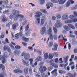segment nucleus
Returning a JSON list of instances; mask_svg holds the SVG:
<instances>
[{"label": "nucleus", "mask_w": 77, "mask_h": 77, "mask_svg": "<svg viewBox=\"0 0 77 77\" xmlns=\"http://www.w3.org/2000/svg\"><path fill=\"white\" fill-rule=\"evenodd\" d=\"M36 14L35 15L34 17L35 20V23L36 25H39L40 24V16L42 15V13L39 11H37L36 13Z\"/></svg>", "instance_id": "1"}, {"label": "nucleus", "mask_w": 77, "mask_h": 77, "mask_svg": "<svg viewBox=\"0 0 77 77\" xmlns=\"http://www.w3.org/2000/svg\"><path fill=\"white\" fill-rule=\"evenodd\" d=\"M47 34L48 35H49V38L51 40H53V34L52 33V28L51 27H50L47 31Z\"/></svg>", "instance_id": "2"}, {"label": "nucleus", "mask_w": 77, "mask_h": 77, "mask_svg": "<svg viewBox=\"0 0 77 77\" xmlns=\"http://www.w3.org/2000/svg\"><path fill=\"white\" fill-rule=\"evenodd\" d=\"M17 14H20V12L15 10H13L12 14L9 17V19L10 20H12L14 18H14L15 17H17L15 16V15H16Z\"/></svg>", "instance_id": "3"}, {"label": "nucleus", "mask_w": 77, "mask_h": 77, "mask_svg": "<svg viewBox=\"0 0 77 77\" xmlns=\"http://www.w3.org/2000/svg\"><path fill=\"white\" fill-rule=\"evenodd\" d=\"M51 1L54 3H56L58 2L60 5H63L66 2V0H58V1L57 0H51Z\"/></svg>", "instance_id": "4"}, {"label": "nucleus", "mask_w": 77, "mask_h": 77, "mask_svg": "<svg viewBox=\"0 0 77 77\" xmlns=\"http://www.w3.org/2000/svg\"><path fill=\"white\" fill-rule=\"evenodd\" d=\"M20 13H17L16 14H15V17H14V21H17L18 20V18H24V16L22 14H19Z\"/></svg>", "instance_id": "5"}, {"label": "nucleus", "mask_w": 77, "mask_h": 77, "mask_svg": "<svg viewBox=\"0 0 77 77\" xmlns=\"http://www.w3.org/2000/svg\"><path fill=\"white\" fill-rule=\"evenodd\" d=\"M22 56H24V59L26 60H28V59H30V55H29L28 54H27L25 52H23L22 54Z\"/></svg>", "instance_id": "6"}, {"label": "nucleus", "mask_w": 77, "mask_h": 77, "mask_svg": "<svg viewBox=\"0 0 77 77\" xmlns=\"http://www.w3.org/2000/svg\"><path fill=\"white\" fill-rule=\"evenodd\" d=\"M46 32V28L45 27H43L40 30V34L42 35H47V33Z\"/></svg>", "instance_id": "7"}, {"label": "nucleus", "mask_w": 77, "mask_h": 77, "mask_svg": "<svg viewBox=\"0 0 77 77\" xmlns=\"http://www.w3.org/2000/svg\"><path fill=\"white\" fill-rule=\"evenodd\" d=\"M75 3L74 1L72 0H69L66 2L65 5L66 7H69L71 4H74Z\"/></svg>", "instance_id": "8"}, {"label": "nucleus", "mask_w": 77, "mask_h": 77, "mask_svg": "<svg viewBox=\"0 0 77 77\" xmlns=\"http://www.w3.org/2000/svg\"><path fill=\"white\" fill-rule=\"evenodd\" d=\"M6 50H7L8 52L10 53L9 54L11 55V54L12 53L11 52V49L9 48V47L8 46H5L4 47V51H6Z\"/></svg>", "instance_id": "9"}, {"label": "nucleus", "mask_w": 77, "mask_h": 77, "mask_svg": "<svg viewBox=\"0 0 77 77\" xmlns=\"http://www.w3.org/2000/svg\"><path fill=\"white\" fill-rule=\"evenodd\" d=\"M42 60V57L41 56H38L36 59H35V62H38L41 61Z\"/></svg>", "instance_id": "10"}, {"label": "nucleus", "mask_w": 77, "mask_h": 77, "mask_svg": "<svg viewBox=\"0 0 77 77\" xmlns=\"http://www.w3.org/2000/svg\"><path fill=\"white\" fill-rule=\"evenodd\" d=\"M46 6L47 9H50V7H53V4L50 2L47 3L46 4Z\"/></svg>", "instance_id": "11"}, {"label": "nucleus", "mask_w": 77, "mask_h": 77, "mask_svg": "<svg viewBox=\"0 0 77 77\" xmlns=\"http://www.w3.org/2000/svg\"><path fill=\"white\" fill-rule=\"evenodd\" d=\"M67 74L69 77H75V76L77 75V73L75 72L74 73V75L70 73H68Z\"/></svg>", "instance_id": "12"}, {"label": "nucleus", "mask_w": 77, "mask_h": 77, "mask_svg": "<svg viewBox=\"0 0 77 77\" xmlns=\"http://www.w3.org/2000/svg\"><path fill=\"white\" fill-rule=\"evenodd\" d=\"M69 18L68 16L66 15H63L62 17V20H67Z\"/></svg>", "instance_id": "13"}, {"label": "nucleus", "mask_w": 77, "mask_h": 77, "mask_svg": "<svg viewBox=\"0 0 77 77\" xmlns=\"http://www.w3.org/2000/svg\"><path fill=\"white\" fill-rule=\"evenodd\" d=\"M8 21V19L6 18V16L3 15L2 16V21L5 22Z\"/></svg>", "instance_id": "14"}, {"label": "nucleus", "mask_w": 77, "mask_h": 77, "mask_svg": "<svg viewBox=\"0 0 77 77\" xmlns=\"http://www.w3.org/2000/svg\"><path fill=\"white\" fill-rule=\"evenodd\" d=\"M19 25L18 23H15L12 25V28L13 29V30H15V29H16V28Z\"/></svg>", "instance_id": "15"}, {"label": "nucleus", "mask_w": 77, "mask_h": 77, "mask_svg": "<svg viewBox=\"0 0 77 77\" xmlns=\"http://www.w3.org/2000/svg\"><path fill=\"white\" fill-rule=\"evenodd\" d=\"M69 56H66L65 57H64L63 58V59L64 60V61L65 63H66L68 61V59H69Z\"/></svg>", "instance_id": "16"}, {"label": "nucleus", "mask_w": 77, "mask_h": 77, "mask_svg": "<svg viewBox=\"0 0 77 77\" xmlns=\"http://www.w3.org/2000/svg\"><path fill=\"white\" fill-rule=\"evenodd\" d=\"M72 20H68L64 22L65 24H69L70 23H72Z\"/></svg>", "instance_id": "17"}, {"label": "nucleus", "mask_w": 77, "mask_h": 77, "mask_svg": "<svg viewBox=\"0 0 77 77\" xmlns=\"http://www.w3.org/2000/svg\"><path fill=\"white\" fill-rule=\"evenodd\" d=\"M45 23V20L43 19H42L40 21V26H42L44 25Z\"/></svg>", "instance_id": "18"}, {"label": "nucleus", "mask_w": 77, "mask_h": 77, "mask_svg": "<svg viewBox=\"0 0 77 77\" xmlns=\"http://www.w3.org/2000/svg\"><path fill=\"white\" fill-rule=\"evenodd\" d=\"M68 63H66V64H61L60 65V67H63L64 68H66V67L67 66H68Z\"/></svg>", "instance_id": "19"}, {"label": "nucleus", "mask_w": 77, "mask_h": 77, "mask_svg": "<svg viewBox=\"0 0 77 77\" xmlns=\"http://www.w3.org/2000/svg\"><path fill=\"white\" fill-rule=\"evenodd\" d=\"M22 62H23V63L24 64V65H26V66H29V62H26L23 59L22 60Z\"/></svg>", "instance_id": "20"}, {"label": "nucleus", "mask_w": 77, "mask_h": 77, "mask_svg": "<svg viewBox=\"0 0 77 77\" xmlns=\"http://www.w3.org/2000/svg\"><path fill=\"white\" fill-rule=\"evenodd\" d=\"M22 39L24 41H25V42H28L29 40V38H24V37H22Z\"/></svg>", "instance_id": "21"}, {"label": "nucleus", "mask_w": 77, "mask_h": 77, "mask_svg": "<svg viewBox=\"0 0 77 77\" xmlns=\"http://www.w3.org/2000/svg\"><path fill=\"white\" fill-rule=\"evenodd\" d=\"M68 26L72 29H75V28L74 26L71 24H68Z\"/></svg>", "instance_id": "22"}, {"label": "nucleus", "mask_w": 77, "mask_h": 77, "mask_svg": "<svg viewBox=\"0 0 77 77\" xmlns=\"http://www.w3.org/2000/svg\"><path fill=\"white\" fill-rule=\"evenodd\" d=\"M59 23H56L54 26L55 27H62V24H61V25L60 26H59Z\"/></svg>", "instance_id": "23"}, {"label": "nucleus", "mask_w": 77, "mask_h": 77, "mask_svg": "<svg viewBox=\"0 0 77 77\" xmlns=\"http://www.w3.org/2000/svg\"><path fill=\"white\" fill-rule=\"evenodd\" d=\"M48 58L49 59H51L53 58V55L51 54H49L48 55Z\"/></svg>", "instance_id": "24"}, {"label": "nucleus", "mask_w": 77, "mask_h": 77, "mask_svg": "<svg viewBox=\"0 0 77 77\" xmlns=\"http://www.w3.org/2000/svg\"><path fill=\"white\" fill-rule=\"evenodd\" d=\"M44 68V66H40L39 70L40 72H43V68Z\"/></svg>", "instance_id": "25"}, {"label": "nucleus", "mask_w": 77, "mask_h": 77, "mask_svg": "<svg viewBox=\"0 0 77 77\" xmlns=\"http://www.w3.org/2000/svg\"><path fill=\"white\" fill-rule=\"evenodd\" d=\"M44 57L45 59H47L48 57V53H45L44 55Z\"/></svg>", "instance_id": "26"}, {"label": "nucleus", "mask_w": 77, "mask_h": 77, "mask_svg": "<svg viewBox=\"0 0 77 77\" xmlns=\"http://www.w3.org/2000/svg\"><path fill=\"white\" fill-rule=\"evenodd\" d=\"M24 71L25 74H27L29 73L28 71V68H25L24 69Z\"/></svg>", "instance_id": "27"}, {"label": "nucleus", "mask_w": 77, "mask_h": 77, "mask_svg": "<svg viewBox=\"0 0 77 77\" xmlns=\"http://www.w3.org/2000/svg\"><path fill=\"white\" fill-rule=\"evenodd\" d=\"M40 12H43L44 14H47V11H46V10L45 9H40Z\"/></svg>", "instance_id": "28"}, {"label": "nucleus", "mask_w": 77, "mask_h": 77, "mask_svg": "<svg viewBox=\"0 0 77 77\" xmlns=\"http://www.w3.org/2000/svg\"><path fill=\"white\" fill-rule=\"evenodd\" d=\"M53 29L54 33H55V34H57V29L56 27H53Z\"/></svg>", "instance_id": "29"}, {"label": "nucleus", "mask_w": 77, "mask_h": 77, "mask_svg": "<svg viewBox=\"0 0 77 77\" xmlns=\"http://www.w3.org/2000/svg\"><path fill=\"white\" fill-rule=\"evenodd\" d=\"M29 74L30 75H33V72H32V68L30 67L29 68Z\"/></svg>", "instance_id": "30"}, {"label": "nucleus", "mask_w": 77, "mask_h": 77, "mask_svg": "<svg viewBox=\"0 0 77 77\" xmlns=\"http://www.w3.org/2000/svg\"><path fill=\"white\" fill-rule=\"evenodd\" d=\"M1 68H2V70H3V71L5 70V68L3 65L2 64L0 65V69H1Z\"/></svg>", "instance_id": "31"}, {"label": "nucleus", "mask_w": 77, "mask_h": 77, "mask_svg": "<svg viewBox=\"0 0 77 77\" xmlns=\"http://www.w3.org/2000/svg\"><path fill=\"white\" fill-rule=\"evenodd\" d=\"M29 61L30 62V65H32L33 64V58H31L29 60Z\"/></svg>", "instance_id": "32"}, {"label": "nucleus", "mask_w": 77, "mask_h": 77, "mask_svg": "<svg viewBox=\"0 0 77 77\" xmlns=\"http://www.w3.org/2000/svg\"><path fill=\"white\" fill-rule=\"evenodd\" d=\"M53 38L54 40H57V34L54 35Z\"/></svg>", "instance_id": "33"}, {"label": "nucleus", "mask_w": 77, "mask_h": 77, "mask_svg": "<svg viewBox=\"0 0 77 77\" xmlns=\"http://www.w3.org/2000/svg\"><path fill=\"white\" fill-rule=\"evenodd\" d=\"M31 65V66H32V67H35V66H37V65H38V63H37V62H35L34 63V64H32Z\"/></svg>", "instance_id": "34"}, {"label": "nucleus", "mask_w": 77, "mask_h": 77, "mask_svg": "<svg viewBox=\"0 0 77 77\" xmlns=\"http://www.w3.org/2000/svg\"><path fill=\"white\" fill-rule=\"evenodd\" d=\"M72 23H77V18H74L72 20Z\"/></svg>", "instance_id": "35"}, {"label": "nucleus", "mask_w": 77, "mask_h": 77, "mask_svg": "<svg viewBox=\"0 0 77 77\" xmlns=\"http://www.w3.org/2000/svg\"><path fill=\"white\" fill-rule=\"evenodd\" d=\"M53 45V43L52 42H50L49 43L48 46L49 47H50V48L51 47H52V46Z\"/></svg>", "instance_id": "36"}, {"label": "nucleus", "mask_w": 77, "mask_h": 77, "mask_svg": "<svg viewBox=\"0 0 77 77\" xmlns=\"http://www.w3.org/2000/svg\"><path fill=\"white\" fill-rule=\"evenodd\" d=\"M5 38V33L2 32L1 34V35L0 36V38Z\"/></svg>", "instance_id": "37"}, {"label": "nucleus", "mask_w": 77, "mask_h": 77, "mask_svg": "<svg viewBox=\"0 0 77 77\" xmlns=\"http://www.w3.org/2000/svg\"><path fill=\"white\" fill-rule=\"evenodd\" d=\"M54 60H51L50 61V65L53 66V65H54Z\"/></svg>", "instance_id": "38"}, {"label": "nucleus", "mask_w": 77, "mask_h": 77, "mask_svg": "<svg viewBox=\"0 0 77 77\" xmlns=\"http://www.w3.org/2000/svg\"><path fill=\"white\" fill-rule=\"evenodd\" d=\"M63 28L65 29H66L67 31H68L69 30L68 29H69V27H68V26H66V25H64L63 26Z\"/></svg>", "instance_id": "39"}, {"label": "nucleus", "mask_w": 77, "mask_h": 77, "mask_svg": "<svg viewBox=\"0 0 77 77\" xmlns=\"http://www.w3.org/2000/svg\"><path fill=\"white\" fill-rule=\"evenodd\" d=\"M59 73L60 74H64L65 73V71L63 70H59Z\"/></svg>", "instance_id": "40"}, {"label": "nucleus", "mask_w": 77, "mask_h": 77, "mask_svg": "<svg viewBox=\"0 0 77 77\" xmlns=\"http://www.w3.org/2000/svg\"><path fill=\"white\" fill-rule=\"evenodd\" d=\"M40 2L41 5H43L45 3V1L44 0H40Z\"/></svg>", "instance_id": "41"}, {"label": "nucleus", "mask_w": 77, "mask_h": 77, "mask_svg": "<svg viewBox=\"0 0 77 77\" xmlns=\"http://www.w3.org/2000/svg\"><path fill=\"white\" fill-rule=\"evenodd\" d=\"M57 70L56 69H55L51 72V74H54L56 72Z\"/></svg>", "instance_id": "42"}, {"label": "nucleus", "mask_w": 77, "mask_h": 77, "mask_svg": "<svg viewBox=\"0 0 77 77\" xmlns=\"http://www.w3.org/2000/svg\"><path fill=\"white\" fill-rule=\"evenodd\" d=\"M56 17L57 19H60L61 18V15L60 14H57L56 15Z\"/></svg>", "instance_id": "43"}, {"label": "nucleus", "mask_w": 77, "mask_h": 77, "mask_svg": "<svg viewBox=\"0 0 77 77\" xmlns=\"http://www.w3.org/2000/svg\"><path fill=\"white\" fill-rule=\"evenodd\" d=\"M69 18L70 19H72V20L74 19V16L72 15H70L69 16Z\"/></svg>", "instance_id": "44"}, {"label": "nucleus", "mask_w": 77, "mask_h": 77, "mask_svg": "<svg viewBox=\"0 0 77 77\" xmlns=\"http://www.w3.org/2000/svg\"><path fill=\"white\" fill-rule=\"evenodd\" d=\"M14 73H18V69H16L13 70Z\"/></svg>", "instance_id": "45"}, {"label": "nucleus", "mask_w": 77, "mask_h": 77, "mask_svg": "<svg viewBox=\"0 0 77 77\" xmlns=\"http://www.w3.org/2000/svg\"><path fill=\"white\" fill-rule=\"evenodd\" d=\"M14 53L16 54H20V53H21V52L20 51H14Z\"/></svg>", "instance_id": "46"}, {"label": "nucleus", "mask_w": 77, "mask_h": 77, "mask_svg": "<svg viewBox=\"0 0 77 77\" xmlns=\"http://www.w3.org/2000/svg\"><path fill=\"white\" fill-rule=\"evenodd\" d=\"M29 25H28L26 26L25 27V32H26V31H27V30H28V29H29Z\"/></svg>", "instance_id": "47"}, {"label": "nucleus", "mask_w": 77, "mask_h": 77, "mask_svg": "<svg viewBox=\"0 0 77 77\" xmlns=\"http://www.w3.org/2000/svg\"><path fill=\"white\" fill-rule=\"evenodd\" d=\"M47 71V67L45 66H44L43 72H44V71Z\"/></svg>", "instance_id": "48"}, {"label": "nucleus", "mask_w": 77, "mask_h": 77, "mask_svg": "<svg viewBox=\"0 0 77 77\" xmlns=\"http://www.w3.org/2000/svg\"><path fill=\"white\" fill-rule=\"evenodd\" d=\"M54 61H55V63H57V62H58V61H59V59L58 58H55L54 60Z\"/></svg>", "instance_id": "49"}, {"label": "nucleus", "mask_w": 77, "mask_h": 77, "mask_svg": "<svg viewBox=\"0 0 77 77\" xmlns=\"http://www.w3.org/2000/svg\"><path fill=\"white\" fill-rule=\"evenodd\" d=\"M15 37L16 39H18L19 38V36L18 35V34H17L15 35Z\"/></svg>", "instance_id": "50"}, {"label": "nucleus", "mask_w": 77, "mask_h": 77, "mask_svg": "<svg viewBox=\"0 0 77 77\" xmlns=\"http://www.w3.org/2000/svg\"><path fill=\"white\" fill-rule=\"evenodd\" d=\"M23 30H24V27H23V26H21V27L20 28V32L21 31H23Z\"/></svg>", "instance_id": "51"}, {"label": "nucleus", "mask_w": 77, "mask_h": 77, "mask_svg": "<svg viewBox=\"0 0 77 77\" xmlns=\"http://www.w3.org/2000/svg\"><path fill=\"white\" fill-rule=\"evenodd\" d=\"M15 48H16V49H20L21 47L20 46H15Z\"/></svg>", "instance_id": "52"}, {"label": "nucleus", "mask_w": 77, "mask_h": 77, "mask_svg": "<svg viewBox=\"0 0 77 77\" xmlns=\"http://www.w3.org/2000/svg\"><path fill=\"white\" fill-rule=\"evenodd\" d=\"M52 66H53L54 67V68H58V65L55 64H54V65Z\"/></svg>", "instance_id": "53"}, {"label": "nucleus", "mask_w": 77, "mask_h": 77, "mask_svg": "<svg viewBox=\"0 0 77 77\" xmlns=\"http://www.w3.org/2000/svg\"><path fill=\"white\" fill-rule=\"evenodd\" d=\"M52 69H53V67H50L48 68V71H50L52 70Z\"/></svg>", "instance_id": "54"}, {"label": "nucleus", "mask_w": 77, "mask_h": 77, "mask_svg": "<svg viewBox=\"0 0 77 77\" xmlns=\"http://www.w3.org/2000/svg\"><path fill=\"white\" fill-rule=\"evenodd\" d=\"M38 53L39 55H41L42 54V51H40L39 50V51Z\"/></svg>", "instance_id": "55"}, {"label": "nucleus", "mask_w": 77, "mask_h": 77, "mask_svg": "<svg viewBox=\"0 0 77 77\" xmlns=\"http://www.w3.org/2000/svg\"><path fill=\"white\" fill-rule=\"evenodd\" d=\"M30 31H28V33H25V35L26 36H27L28 35H29V34H30Z\"/></svg>", "instance_id": "56"}, {"label": "nucleus", "mask_w": 77, "mask_h": 77, "mask_svg": "<svg viewBox=\"0 0 77 77\" xmlns=\"http://www.w3.org/2000/svg\"><path fill=\"white\" fill-rule=\"evenodd\" d=\"M53 46L54 47L57 48V47H58V45L57 44H54Z\"/></svg>", "instance_id": "57"}, {"label": "nucleus", "mask_w": 77, "mask_h": 77, "mask_svg": "<svg viewBox=\"0 0 77 77\" xmlns=\"http://www.w3.org/2000/svg\"><path fill=\"white\" fill-rule=\"evenodd\" d=\"M27 23V20H25L23 22V25H25V24H26Z\"/></svg>", "instance_id": "58"}, {"label": "nucleus", "mask_w": 77, "mask_h": 77, "mask_svg": "<svg viewBox=\"0 0 77 77\" xmlns=\"http://www.w3.org/2000/svg\"><path fill=\"white\" fill-rule=\"evenodd\" d=\"M74 52L75 53H77V48H75L74 49Z\"/></svg>", "instance_id": "59"}, {"label": "nucleus", "mask_w": 77, "mask_h": 77, "mask_svg": "<svg viewBox=\"0 0 77 77\" xmlns=\"http://www.w3.org/2000/svg\"><path fill=\"white\" fill-rule=\"evenodd\" d=\"M57 48L54 47V48H52V50L53 51H56V50H57Z\"/></svg>", "instance_id": "60"}, {"label": "nucleus", "mask_w": 77, "mask_h": 77, "mask_svg": "<svg viewBox=\"0 0 77 77\" xmlns=\"http://www.w3.org/2000/svg\"><path fill=\"white\" fill-rule=\"evenodd\" d=\"M10 46L11 47V48L13 50H14V47L12 46V44H10Z\"/></svg>", "instance_id": "61"}, {"label": "nucleus", "mask_w": 77, "mask_h": 77, "mask_svg": "<svg viewBox=\"0 0 77 77\" xmlns=\"http://www.w3.org/2000/svg\"><path fill=\"white\" fill-rule=\"evenodd\" d=\"M8 1L6 0V1H4V4H5V5H7L8 3Z\"/></svg>", "instance_id": "62"}, {"label": "nucleus", "mask_w": 77, "mask_h": 77, "mask_svg": "<svg viewBox=\"0 0 77 77\" xmlns=\"http://www.w3.org/2000/svg\"><path fill=\"white\" fill-rule=\"evenodd\" d=\"M35 77H40V75H38V73L36 72L35 73Z\"/></svg>", "instance_id": "63"}, {"label": "nucleus", "mask_w": 77, "mask_h": 77, "mask_svg": "<svg viewBox=\"0 0 77 77\" xmlns=\"http://www.w3.org/2000/svg\"><path fill=\"white\" fill-rule=\"evenodd\" d=\"M23 72V71L18 69V73H22Z\"/></svg>", "instance_id": "64"}]
</instances>
